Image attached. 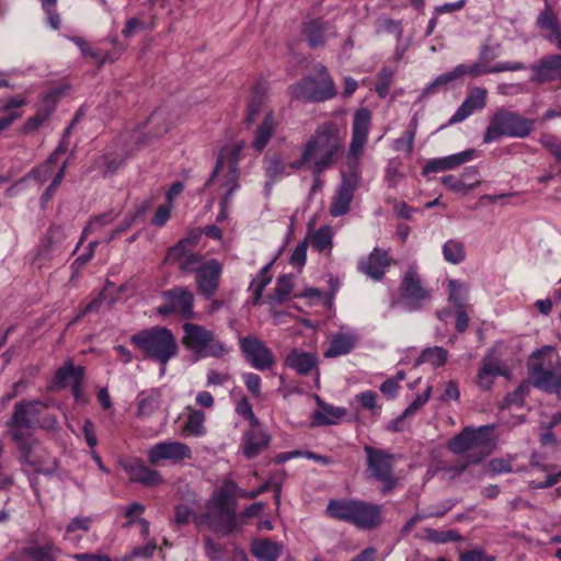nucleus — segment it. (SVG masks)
I'll return each mask as SVG.
<instances>
[{
	"label": "nucleus",
	"mask_w": 561,
	"mask_h": 561,
	"mask_svg": "<svg viewBox=\"0 0 561 561\" xmlns=\"http://www.w3.org/2000/svg\"><path fill=\"white\" fill-rule=\"evenodd\" d=\"M444 259L451 264H459L465 260V248L460 241L448 240L443 245Z\"/></svg>",
	"instance_id": "de8ad7c7"
},
{
	"label": "nucleus",
	"mask_w": 561,
	"mask_h": 561,
	"mask_svg": "<svg viewBox=\"0 0 561 561\" xmlns=\"http://www.w3.org/2000/svg\"><path fill=\"white\" fill-rule=\"evenodd\" d=\"M382 508L380 504L356 500L353 525L364 530L377 528L382 522Z\"/></svg>",
	"instance_id": "aec40b11"
},
{
	"label": "nucleus",
	"mask_w": 561,
	"mask_h": 561,
	"mask_svg": "<svg viewBox=\"0 0 561 561\" xmlns=\"http://www.w3.org/2000/svg\"><path fill=\"white\" fill-rule=\"evenodd\" d=\"M66 168H67V161L62 163L61 168L54 176L51 183L48 185V187L43 193V195L41 197L42 204H45L51 199L57 187L60 185L61 181L64 180Z\"/></svg>",
	"instance_id": "e2e57ef3"
},
{
	"label": "nucleus",
	"mask_w": 561,
	"mask_h": 561,
	"mask_svg": "<svg viewBox=\"0 0 561 561\" xmlns=\"http://www.w3.org/2000/svg\"><path fill=\"white\" fill-rule=\"evenodd\" d=\"M359 179L360 176L357 171L343 173L342 181L332 197L329 209L333 217H341L350 211L354 194L359 186Z\"/></svg>",
	"instance_id": "4468645a"
},
{
	"label": "nucleus",
	"mask_w": 561,
	"mask_h": 561,
	"mask_svg": "<svg viewBox=\"0 0 561 561\" xmlns=\"http://www.w3.org/2000/svg\"><path fill=\"white\" fill-rule=\"evenodd\" d=\"M345 134L334 122L318 126L304 146L310 160V169L317 168V173H324L332 168L343 153Z\"/></svg>",
	"instance_id": "f03ea898"
},
{
	"label": "nucleus",
	"mask_w": 561,
	"mask_h": 561,
	"mask_svg": "<svg viewBox=\"0 0 561 561\" xmlns=\"http://www.w3.org/2000/svg\"><path fill=\"white\" fill-rule=\"evenodd\" d=\"M49 116V110L38 107L37 113L25 121L22 127L23 133L28 134L36 130Z\"/></svg>",
	"instance_id": "052dcab7"
},
{
	"label": "nucleus",
	"mask_w": 561,
	"mask_h": 561,
	"mask_svg": "<svg viewBox=\"0 0 561 561\" xmlns=\"http://www.w3.org/2000/svg\"><path fill=\"white\" fill-rule=\"evenodd\" d=\"M308 250V240L300 241L294 249L289 263L295 266L302 267L306 264Z\"/></svg>",
	"instance_id": "338daca9"
},
{
	"label": "nucleus",
	"mask_w": 561,
	"mask_h": 561,
	"mask_svg": "<svg viewBox=\"0 0 561 561\" xmlns=\"http://www.w3.org/2000/svg\"><path fill=\"white\" fill-rule=\"evenodd\" d=\"M59 549L55 546L51 540L39 546L34 540H28L27 546L23 547L19 551V556L27 558L32 561H57Z\"/></svg>",
	"instance_id": "c85d7f7f"
},
{
	"label": "nucleus",
	"mask_w": 561,
	"mask_h": 561,
	"mask_svg": "<svg viewBox=\"0 0 561 561\" xmlns=\"http://www.w3.org/2000/svg\"><path fill=\"white\" fill-rule=\"evenodd\" d=\"M528 392V383L522 382L514 391L505 396L501 408L510 409L512 405L522 407L525 402Z\"/></svg>",
	"instance_id": "8fccbe9b"
},
{
	"label": "nucleus",
	"mask_w": 561,
	"mask_h": 561,
	"mask_svg": "<svg viewBox=\"0 0 561 561\" xmlns=\"http://www.w3.org/2000/svg\"><path fill=\"white\" fill-rule=\"evenodd\" d=\"M221 273L222 264L216 259H210L204 262L195 274L197 289L206 299H210L217 293Z\"/></svg>",
	"instance_id": "f3484780"
},
{
	"label": "nucleus",
	"mask_w": 561,
	"mask_h": 561,
	"mask_svg": "<svg viewBox=\"0 0 561 561\" xmlns=\"http://www.w3.org/2000/svg\"><path fill=\"white\" fill-rule=\"evenodd\" d=\"M115 217L116 216L113 211H107L91 218L84 228L83 233L87 234L100 230L102 227L111 224Z\"/></svg>",
	"instance_id": "13d9d810"
},
{
	"label": "nucleus",
	"mask_w": 561,
	"mask_h": 561,
	"mask_svg": "<svg viewBox=\"0 0 561 561\" xmlns=\"http://www.w3.org/2000/svg\"><path fill=\"white\" fill-rule=\"evenodd\" d=\"M432 387L428 386L422 393L417 394L416 398L405 408L403 416L414 415L430 399Z\"/></svg>",
	"instance_id": "680f3d73"
},
{
	"label": "nucleus",
	"mask_w": 561,
	"mask_h": 561,
	"mask_svg": "<svg viewBox=\"0 0 561 561\" xmlns=\"http://www.w3.org/2000/svg\"><path fill=\"white\" fill-rule=\"evenodd\" d=\"M48 405L39 400H21L13 407L7 421L8 431L31 432L35 428L55 430L58 425L55 415L47 413Z\"/></svg>",
	"instance_id": "39448f33"
},
{
	"label": "nucleus",
	"mask_w": 561,
	"mask_h": 561,
	"mask_svg": "<svg viewBox=\"0 0 561 561\" xmlns=\"http://www.w3.org/2000/svg\"><path fill=\"white\" fill-rule=\"evenodd\" d=\"M448 359V351L442 346L426 347L422 351L421 355L416 358L415 364L421 365L428 363L433 367H440L445 365Z\"/></svg>",
	"instance_id": "a19ab883"
},
{
	"label": "nucleus",
	"mask_w": 561,
	"mask_h": 561,
	"mask_svg": "<svg viewBox=\"0 0 561 561\" xmlns=\"http://www.w3.org/2000/svg\"><path fill=\"white\" fill-rule=\"evenodd\" d=\"M194 511L186 504H179L174 508V523L179 526L187 525L192 519L194 522Z\"/></svg>",
	"instance_id": "0e129e2a"
},
{
	"label": "nucleus",
	"mask_w": 561,
	"mask_h": 561,
	"mask_svg": "<svg viewBox=\"0 0 561 561\" xmlns=\"http://www.w3.org/2000/svg\"><path fill=\"white\" fill-rule=\"evenodd\" d=\"M535 128V121L517 112L500 108L490 118L483 135V142L489 144L501 137L526 138Z\"/></svg>",
	"instance_id": "423d86ee"
},
{
	"label": "nucleus",
	"mask_w": 561,
	"mask_h": 561,
	"mask_svg": "<svg viewBox=\"0 0 561 561\" xmlns=\"http://www.w3.org/2000/svg\"><path fill=\"white\" fill-rule=\"evenodd\" d=\"M164 304L157 308V314L165 318L171 314H178L185 319L194 317L193 305L194 296L185 287H174L162 293Z\"/></svg>",
	"instance_id": "ddd939ff"
},
{
	"label": "nucleus",
	"mask_w": 561,
	"mask_h": 561,
	"mask_svg": "<svg viewBox=\"0 0 561 561\" xmlns=\"http://www.w3.org/2000/svg\"><path fill=\"white\" fill-rule=\"evenodd\" d=\"M204 422L205 413L203 411H192L187 417L185 430L194 436H202L205 433Z\"/></svg>",
	"instance_id": "603ef678"
},
{
	"label": "nucleus",
	"mask_w": 561,
	"mask_h": 561,
	"mask_svg": "<svg viewBox=\"0 0 561 561\" xmlns=\"http://www.w3.org/2000/svg\"><path fill=\"white\" fill-rule=\"evenodd\" d=\"M528 381L547 393L561 392V356L552 346L533 352L526 364Z\"/></svg>",
	"instance_id": "7ed1b4c3"
},
{
	"label": "nucleus",
	"mask_w": 561,
	"mask_h": 561,
	"mask_svg": "<svg viewBox=\"0 0 561 561\" xmlns=\"http://www.w3.org/2000/svg\"><path fill=\"white\" fill-rule=\"evenodd\" d=\"M356 500H331L327 506V514L334 519L353 525Z\"/></svg>",
	"instance_id": "c9c22d12"
},
{
	"label": "nucleus",
	"mask_w": 561,
	"mask_h": 561,
	"mask_svg": "<svg viewBox=\"0 0 561 561\" xmlns=\"http://www.w3.org/2000/svg\"><path fill=\"white\" fill-rule=\"evenodd\" d=\"M377 398L378 394L371 390L360 392L356 396V400L359 402V404L364 409L369 410L374 415L378 414L380 410V407L377 405Z\"/></svg>",
	"instance_id": "bf43d9fd"
},
{
	"label": "nucleus",
	"mask_w": 561,
	"mask_h": 561,
	"mask_svg": "<svg viewBox=\"0 0 561 561\" xmlns=\"http://www.w3.org/2000/svg\"><path fill=\"white\" fill-rule=\"evenodd\" d=\"M390 266L388 251L375 248L370 254L358 261L357 268L374 280H381Z\"/></svg>",
	"instance_id": "4be33fe9"
},
{
	"label": "nucleus",
	"mask_w": 561,
	"mask_h": 561,
	"mask_svg": "<svg viewBox=\"0 0 561 561\" xmlns=\"http://www.w3.org/2000/svg\"><path fill=\"white\" fill-rule=\"evenodd\" d=\"M242 440L244 456L252 459L268 447L271 436L263 431L259 422V425H250V428L244 432Z\"/></svg>",
	"instance_id": "393cba45"
},
{
	"label": "nucleus",
	"mask_w": 561,
	"mask_h": 561,
	"mask_svg": "<svg viewBox=\"0 0 561 561\" xmlns=\"http://www.w3.org/2000/svg\"><path fill=\"white\" fill-rule=\"evenodd\" d=\"M124 470L129 474L131 482H139L146 486H154L162 482L158 471L148 468L138 460L124 463Z\"/></svg>",
	"instance_id": "cd10ccee"
},
{
	"label": "nucleus",
	"mask_w": 561,
	"mask_h": 561,
	"mask_svg": "<svg viewBox=\"0 0 561 561\" xmlns=\"http://www.w3.org/2000/svg\"><path fill=\"white\" fill-rule=\"evenodd\" d=\"M474 149H467L455 154L433 159L426 163V165L423 168L422 173L424 175H427L430 173H437L456 169L459 165L471 161L474 157Z\"/></svg>",
	"instance_id": "a878e982"
},
{
	"label": "nucleus",
	"mask_w": 561,
	"mask_h": 561,
	"mask_svg": "<svg viewBox=\"0 0 561 561\" xmlns=\"http://www.w3.org/2000/svg\"><path fill=\"white\" fill-rule=\"evenodd\" d=\"M536 24L539 28L548 31V34H556L561 30L559 20L547 0H545V9L537 16Z\"/></svg>",
	"instance_id": "37998d69"
},
{
	"label": "nucleus",
	"mask_w": 561,
	"mask_h": 561,
	"mask_svg": "<svg viewBox=\"0 0 561 561\" xmlns=\"http://www.w3.org/2000/svg\"><path fill=\"white\" fill-rule=\"evenodd\" d=\"M449 288V301L453 304L456 310L465 309V304L468 298V289L462 283L456 279L448 282Z\"/></svg>",
	"instance_id": "c03bdc74"
},
{
	"label": "nucleus",
	"mask_w": 561,
	"mask_h": 561,
	"mask_svg": "<svg viewBox=\"0 0 561 561\" xmlns=\"http://www.w3.org/2000/svg\"><path fill=\"white\" fill-rule=\"evenodd\" d=\"M534 76L530 82L545 84L556 80H561V55L553 54L542 57L530 66Z\"/></svg>",
	"instance_id": "412c9836"
},
{
	"label": "nucleus",
	"mask_w": 561,
	"mask_h": 561,
	"mask_svg": "<svg viewBox=\"0 0 561 561\" xmlns=\"http://www.w3.org/2000/svg\"><path fill=\"white\" fill-rule=\"evenodd\" d=\"M357 343V336L353 333H336L329 347L324 352L325 358H334L342 355H346L353 351Z\"/></svg>",
	"instance_id": "7c9ffc66"
},
{
	"label": "nucleus",
	"mask_w": 561,
	"mask_h": 561,
	"mask_svg": "<svg viewBox=\"0 0 561 561\" xmlns=\"http://www.w3.org/2000/svg\"><path fill=\"white\" fill-rule=\"evenodd\" d=\"M416 134V122L412 119L409 128L402 134V136L394 140L393 149L396 151H405L408 154L413 152V144Z\"/></svg>",
	"instance_id": "09e8293b"
},
{
	"label": "nucleus",
	"mask_w": 561,
	"mask_h": 561,
	"mask_svg": "<svg viewBox=\"0 0 561 561\" xmlns=\"http://www.w3.org/2000/svg\"><path fill=\"white\" fill-rule=\"evenodd\" d=\"M183 345L198 357L220 358L229 352V348L215 339L213 331L204 327L186 322L183 324Z\"/></svg>",
	"instance_id": "6e6552de"
},
{
	"label": "nucleus",
	"mask_w": 561,
	"mask_h": 561,
	"mask_svg": "<svg viewBox=\"0 0 561 561\" xmlns=\"http://www.w3.org/2000/svg\"><path fill=\"white\" fill-rule=\"evenodd\" d=\"M327 23L321 19L310 20L302 25V36L311 48L325 44Z\"/></svg>",
	"instance_id": "473e14b6"
},
{
	"label": "nucleus",
	"mask_w": 561,
	"mask_h": 561,
	"mask_svg": "<svg viewBox=\"0 0 561 561\" xmlns=\"http://www.w3.org/2000/svg\"><path fill=\"white\" fill-rule=\"evenodd\" d=\"M318 78L305 77L289 87L290 94L305 102H324L335 96L336 91L332 78L322 65L316 67Z\"/></svg>",
	"instance_id": "1a4fd4ad"
},
{
	"label": "nucleus",
	"mask_w": 561,
	"mask_h": 561,
	"mask_svg": "<svg viewBox=\"0 0 561 561\" xmlns=\"http://www.w3.org/2000/svg\"><path fill=\"white\" fill-rule=\"evenodd\" d=\"M486 90L484 88H471L454 115L449 118L448 125L460 123L468 118L474 111L482 110L486 105Z\"/></svg>",
	"instance_id": "5701e85b"
},
{
	"label": "nucleus",
	"mask_w": 561,
	"mask_h": 561,
	"mask_svg": "<svg viewBox=\"0 0 561 561\" xmlns=\"http://www.w3.org/2000/svg\"><path fill=\"white\" fill-rule=\"evenodd\" d=\"M241 150V146H234L231 149H226L220 151L215 169L211 172L210 178L205 183L206 186H209L215 178L219 174L220 170L224 168V158L226 152L229 153L228 159V173L226 175V182L225 186H227V192L225 193L224 197H226V201H231L233 193L239 188V153Z\"/></svg>",
	"instance_id": "dca6fc26"
},
{
	"label": "nucleus",
	"mask_w": 561,
	"mask_h": 561,
	"mask_svg": "<svg viewBox=\"0 0 561 561\" xmlns=\"http://www.w3.org/2000/svg\"><path fill=\"white\" fill-rule=\"evenodd\" d=\"M240 348L245 359L259 370H267L275 364V357L266 344L254 335L240 339Z\"/></svg>",
	"instance_id": "2eb2a0df"
},
{
	"label": "nucleus",
	"mask_w": 561,
	"mask_h": 561,
	"mask_svg": "<svg viewBox=\"0 0 561 561\" xmlns=\"http://www.w3.org/2000/svg\"><path fill=\"white\" fill-rule=\"evenodd\" d=\"M319 359L316 353H309L299 348L291 350L284 359V365L298 375L306 376L312 370L318 371Z\"/></svg>",
	"instance_id": "bb28decb"
},
{
	"label": "nucleus",
	"mask_w": 561,
	"mask_h": 561,
	"mask_svg": "<svg viewBox=\"0 0 561 561\" xmlns=\"http://www.w3.org/2000/svg\"><path fill=\"white\" fill-rule=\"evenodd\" d=\"M62 94V90L60 88H54L46 92L41 101L39 108L49 110V115L55 111V106Z\"/></svg>",
	"instance_id": "774afa93"
},
{
	"label": "nucleus",
	"mask_w": 561,
	"mask_h": 561,
	"mask_svg": "<svg viewBox=\"0 0 561 561\" xmlns=\"http://www.w3.org/2000/svg\"><path fill=\"white\" fill-rule=\"evenodd\" d=\"M266 95V87L264 83L255 84L253 89L252 96L248 103L247 114H245V124L249 127L256 118L259 113L262 110L264 100Z\"/></svg>",
	"instance_id": "58836bf2"
},
{
	"label": "nucleus",
	"mask_w": 561,
	"mask_h": 561,
	"mask_svg": "<svg viewBox=\"0 0 561 561\" xmlns=\"http://www.w3.org/2000/svg\"><path fill=\"white\" fill-rule=\"evenodd\" d=\"M203 263V256L199 253L193 251L192 253L187 254L186 257L176 266L179 271L184 275L192 273L196 274Z\"/></svg>",
	"instance_id": "864d4df0"
},
{
	"label": "nucleus",
	"mask_w": 561,
	"mask_h": 561,
	"mask_svg": "<svg viewBox=\"0 0 561 561\" xmlns=\"http://www.w3.org/2000/svg\"><path fill=\"white\" fill-rule=\"evenodd\" d=\"M364 451L367 456L369 476L382 483V494L390 493L397 485V479L393 477V456L368 445L364 446Z\"/></svg>",
	"instance_id": "9d476101"
},
{
	"label": "nucleus",
	"mask_w": 561,
	"mask_h": 561,
	"mask_svg": "<svg viewBox=\"0 0 561 561\" xmlns=\"http://www.w3.org/2000/svg\"><path fill=\"white\" fill-rule=\"evenodd\" d=\"M425 539L434 543H446L461 541L462 536L454 529L437 530L434 528H426Z\"/></svg>",
	"instance_id": "49530a36"
},
{
	"label": "nucleus",
	"mask_w": 561,
	"mask_h": 561,
	"mask_svg": "<svg viewBox=\"0 0 561 561\" xmlns=\"http://www.w3.org/2000/svg\"><path fill=\"white\" fill-rule=\"evenodd\" d=\"M130 342L144 353L145 357L162 365L161 374H164L165 365L176 356L179 351L171 330L162 327L140 330L130 336Z\"/></svg>",
	"instance_id": "20e7f679"
},
{
	"label": "nucleus",
	"mask_w": 561,
	"mask_h": 561,
	"mask_svg": "<svg viewBox=\"0 0 561 561\" xmlns=\"http://www.w3.org/2000/svg\"><path fill=\"white\" fill-rule=\"evenodd\" d=\"M160 404V393L157 390L149 392H141L138 396V410L137 415L146 417L152 415Z\"/></svg>",
	"instance_id": "ea45409f"
},
{
	"label": "nucleus",
	"mask_w": 561,
	"mask_h": 561,
	"mask_svg": "<svg viewBox=\"0 0 561 561\" xmlns=\"http://www.w3.org/2000/svg\"><path fill=\"white\" fill-rule=\"evenodd\" d=\"M84 368L73 366L71 360H67L55 374L54 383L58 389L72 385L76 380H83Z\"/></svg>",
	"instance_id": "72a5a7b5"
},
{
	"label": "nucleus",
	"mask_w": 561,
	"mask_h": 561,
	"mask_svg": "<svg viewBox=\"0 0 561 561\" xmlns=\"http://www.w3.org/2000/svg\"><path fill=\"white\" fill-rule=\"evenodd\" d=\"M462 69L457 68V66L447 72H444L436 77L431 83H428L421 92L420 98L424 99L430 95L437 93L440 90H445L449 84L460 79V73Z\"/></svg>",
	"instance_id": "e433bc0d"
},
{
	"label": "nucleus",
	"mask_w": 561,
	"mask_h": 561,
	"mask_svg": "<svg viewBox=\"0 0 561 561\" xmlns=\"http://www.w3.org/2000/svg\"><path fill=\"white\" fill-rule=\"evenodd\" d=\"M488 456V451L484 453H471L466 457V461L460 465L453 466L447 469L448 472L451 473V477L455 478L465 472L469 465L479 463Z\"/></svg>",
	"instance_id": "6e6d98bb"
},
{
	"label": "nucleus",
	"mask_w": 561,
	"mask_h": 561,
	"mask_svg": "<svg viewBox=\"0 0 561 561\" xmlns=\"http://www.w3.org/2000/svg\"><path fill=\"white\" fill-rule=\"evenodd\" d=\"M494 428V425H484L478 428L466 426L462 431L454 436L447 444V448L455 455H461L467 451L480 449L478 453L490 450L489 432Z\"/></svg>",
	"instance_id": "9b49d317"
},
{
	"label": "nucleus",
	"mask_w": 561,
	"mask_h": 561,
	"mask_svg": "<svg viewBox=\"0 0 561 561\" xmlns=\"http://www.w3.org/2000/svg\"><path fill=\"white\" fill-rule=\"evenodd\" d=\"M442 183L453 192H456V193L463 192L465 194L474 190L480 184L479 181H476L474 183H471V184H466L462 181L458 180L454 175L443 176Z\"/></svg>",
	"instance_id": "5fc2aeb1"
},
{
	"label": "nucleus",
	"mask_w": 561,
	"mask_h": 561,
	"mask_svg": "<svg viewBox=\"0 0 561 561\" xmlns=\"http://www.w3.org/2000/svg\"><path fill=\"white\" fill-rule=\"evenodd\" d=\"M199 234H194L178 241L168 250L165 262L169 264H179L187 254L192 253L198 242Z\"/></svg>",
	"instance_id": "f704fd0d"
},
{
	"label": "nucleus",
	"mask_w": 561,
	"mask_h": 561,
	"mask_svg": "<svg viewBox=\"0 0 561 561\" xmlns=\"http://www.w3.org/2000/svg\"><path fill=\"white\" fill-rule=\"evenodd\" d=\"M236 412L243 419L250 421V425H259V419L254 415L252 405L247 397L241 398L236 407Z\"/></svg>",
	"instance_id": "69168bd1"
},
{
	"label": "nucleus",
	"mask_w": 561,
	"mask_h": 561,
	"mask_svg": "<svg viewBox=\"0 0 561 561\" xmlns=\"http://www.w3.org/2000/svg\"><path fill=\"white\" fill-rule=\"evenodd\" d=\"M251 551L259 561H277L282 546L270 539H259L253 541Z\"/></svg>",
	"instance_id": "4c0bfd02"
},
{
	"label": "nucleus",
	"mask_w": 561,
	"mask_h": 561,
	"mask_svg": "<svg viewBox=\"0 0 561 561\" xmlns=\"http://www.w3.org/2000/svg\"><path fill=\"white\" fill-rule=\"evenodd\" d=\"M457 68H461L460 79L468 75L472 78L480 77L488 73H497L503 71H518L526 69V66L520 61H505L497 62L494 66H490L478 58V61L472 65L460 64Z\"/></svg>",
	"instance_id": "b1692460"
},
{
	"label": "nucleus",
	"mask_w": 561,
	"mask_h": 561,
	"mask_svg": "<svg viewBox=\"0 0 561 561\" xmlns=\"http://www.w3.org/2000/svg\"><path fill=\"white\" fill-rule=\"evenodd\" d=\"M312 247L319 252L324 251L332 245V229L329 226L320 227L311 237Z\"/></svg>",
	"instance_id": "3c124183"
},
{
	"label": "nucleus",
	"mask_w": 561,
	"mask_h": 561,
	"mask_svg": "<svg viewBox=\"0 0 561 561\" xmlns=\"http://www.w3.org/2000/svg\"><path fill=\"white\" fill-rule=\"evenodd\" d=\"M192 457L191 448L181 442L165 440L153 445L148 451V461L158 465L162 460L174 462Z\"/></svg>",
	"instance_id": "6ab92c4d"
},
{
	"label": "nucleus",
	"mask_w": 561,
	"mask_h": 561,
	"mask_svg": "<svg viewBox=\"0 0 561 561\" xmlns=\"http://www.w3.org/2000/svg\"><path fill=\"white\" fill-rule=\"evenodd\" d=\"M400 298L404 309L410 312L420 310L432 299L431 290L423 286V280L414 267H410L402 277Z\"/></svg>",
	"instance_id": "f8f14e48"
},
{
	"label": "nucleus",
	"mask_w": 561,
	"mask_h": 561,
	"mask_svg": "<svg viewBox=\"0 0 561 561\" xmlns=\"http://www.w3.org/2000/svg\"><path fill=\"white\" fill-rule=\"evenodd\" d=\"M317 403L320 410H317L312 414L311 426H325L331 425L344 417L347 413L345 408L334 407L332 404L323 402L319 396H316Z\"/></svg>",
	"instance_id": "c756f323"
},
{
	"label": "nucleus",
	"mask_w": 561,
	"mask_h": 561,
	"mask_svg": "<svg viewBox=\"0 0 561 561\" xmlns=\"http://www.w3.org/2000/svg\"><path fill=\"white\" fill-rule=\"evenodd\" d=\"M393 73L389 68H382L377 75L376 92L380 98H385L390 89Z\"/></svg>",
	"instance_id": "4d7b16f0"
},
{
	"label": "nucleus",
	"mask_w": 561,
	"mask_h": 561,
	"mask_svg": "<svg viewBox=\"0 0 561 561\" xmlns=\"http://www.w3.org/2000/svg\"><path fill=\"white\" fill-rule=\"evenodd\" d=\"M371 115L367 108H359L354 114L352 126V140L348 154L355 160L363 154L370 128Z\"/></svg>",
	"instance_id": "a211bd4d"
},
{
	"label": "nucleus",
	"mask_w": 561,
	"mask_h": 561,
	"mask_svg": "<svg viewBox=\"0 0 561 561\" xmlns=\"http://www.w3.org/2000/svg\"><path fill=\"white\" fill-rule=\"evenodd\" d=\"M238 485L233 481H226L224 485L215 491L206 504V512L194 516L196 526L207 527L220 537L232 534L238 528V516L236 514Z\"/></svg>",
	"instance_id": "f257e3e1"
},
{
	"label": "nucleus",
	"mask_w": 561,
	"mask_h": 561,
	"mask_svg": "<svg viewBox=\"0 0 561 561\" xmlns=\"http://www.w3.org/2000/svg\"><path fill=\"white\" fill-rule=\"evenodd\" d=\"M293 278L290 275H282L277 278V286L273 294L267 296V300L275 305L285 302L293 290Z\"/></svg>",
	"instance_id": "79ce46f5"
},
{
	"label": "nucleus",
	"mask_w": 561,
	"mask_h": 561,
	"mask_svg": "<svg viewBox=\"0 0 561 561\" xmlns=\"http://www.w3.org/2000/svg\"><path fill=\"white\" fill-rule=\"evenodd\" d=\"M264 169L266 176L271 180V183H266L270 187L277 178L285 174L286 165L278 154H273L264 158Z\"/></svg>",
	"instance_id": "a18cd8bd"
},
{
	"label": "nucleus",
	"mask_w": 561,
	"mask_h": 561,
	"mask_svg": "<svg viewBox=\"0 0 561 561\" xmlns=\"http://www.w3.org/2000/svg\"><path fill=\"white\" fill-rule=\"evenodd\" d=\"M7 435L15 443L18 449V460L23 466V471L28 473V469L36 473L45 476L53 474L57 469V462L51 459L48 466L41 455H36L38 440L31 432L7 431Z\"/></svg>",
	"instance_id": "0eeeda50"
},
{
	"label": "nucleus",
	"mask_w": 561,
	"mask_h": 561,
	"mask_svg": "<svg viewBox=\"0 0 561 561\" xmlns=\"http://www.w3.org/2000/svg\"><path fill=\"white\" fill-rule=\"evenodd\" d=\"M276 127L277 122L273 113H267L264 116L263 122L257 126L254 134V139L252 141V146L257 152H262L265 149L271 138L275 134Z\"/></svg>",
	"instance_id": "2f4dec72"
}]
</instances>
